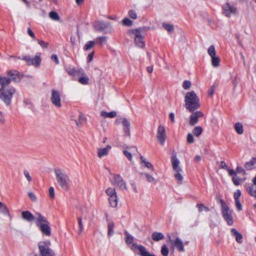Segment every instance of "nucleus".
Listing matches in <instances>:
<instances>
[{"label": "nucleus", "mask_w": 256, "mask_h": 256, "mask_svg": "<svg viewBox=\"0 0 256 256\" xmlns=\"http://www.w3.org/2000/svg\"><path fill=\"white\" fill-rule=\"evenodd\" d=\"M78 234L79 235H81L84 230V224L82 221V218L80 217L78 218Z\"/></svg>", "instance_id": "obj_37"}, {"label": "nucleus", "mask_w": 256, "mask_h": 256, "mask_svg": "<svg viewBox=\"0 0 256 256\" xmlns=\"http://www.w3.org/2000/svg\"><path fill=\"white\" fill-rule=\"evenodd\" d=\"M208 52L211 58L212 64L213 67L218 68L220 66V58L216 55V51L214 46H210L208 50Z\"/></svg>", "instance_id": "obj_12"}, {"label": "nucleus", "mask_w": 256, "mask_h": 256, "mask_svg": "<svg viewBox=\"0 0 256 256\" xmlns=\"http://www.w3.org/2000/svg\"><path fill=\"white\" fill-rule=\"evenodd\" d=\"M94 44V41H88V42L84 46V49L85 50H88L92 48Z\"/></svg>", "instance_id": "obj_41"}, {"label": "nucleus", "mask_w": 256, "mask_h": 256, "mask_svg": "<svg viewBox=\"0 0 256 256\" xmlns=\"http://www.w3.org/2000/svg\"><path fill=\"white\" fill-rule=\"evenodd\" d=\"M149 30V28L146 26L138 28L136 29H132L128 31V34L131 36L134 35V42L139 48H142L144 46V37L141 34L142 32Z\"/></svg>", "instance_id": "obj_4"}, {"label": "nucleus", "mask_w": 256, "mask_h": 256, "mask_svg": "<svg viewBox=\"0 0 256 256\" xmlns=\"http://www.w3.org/2000/svg\"><path fill=\"white\" fill-rule=\"evenodd\" d=\"M126 234V244H132V246L134 243H132L134 241V238L130 235L127 231L125 232Z\"/></svg>", "instance_id": "obj_35"}, {"label": "nucleus", "mask_w": 256, "mask_h": 256, "mask_svg": "<svg viewBox=\"0 0 256 256\" xmlns=\"http://www.w3.org/2000/svg\"><path fill=\"white\" fill-rule=\"evenodd\" d=\"M203 116L204 114L201 112L197 111L193 112L190 116V126L195 125L198 122V118L202 117Z\"/></svg>", "instance_id": "obj_20"}, {"label": "nucleus", "mask_w": 256, "mask_h": 256, "mask_svg": "<svg viewBox=\"0 0 256 256\" xmlns=\"http://www.w3.org/2000/svg\"><path fill=\"white\" fill-rule=\"evenodd\" d=\"M162 26L164 29L170 32H172L174 30V26L172 24L164 23L162 24Z\"/></svg>", "instance_id": "obj_39"}, {"label": "nucleus", "mask_w": 256, "mask_h": 256, "mask_svg": "<svg viewBox=\"0 0 256 256\" xmlns=\"http://www.w3.org/2000/svg\"><path fill=\"white\" fill-rule=\"evenodd\" d=\"M169 253V250L166 244L162 246L161 254L163 256H168Z\"/></svg>", "instance_id": "obj_42"}, {"label": "nucleus", "mask_w": 256, "mask_h": 256, "mask_svg": "<svg viewBox=\"0 0 256 256\" xmlns=\"http://www.w3.org/2000/svg\"><path fill=\"white\" fill-rule=\"evenodd\" d=\"M164 238V236L162 232H154L152 234V238L153 240L158 242L163 240Z\"/></svg>", "instance_id": "obj_25"}, {"label": "nucleus", "mask_w": 256, "mask_h": 256, "mask_svg": "<svg viewBox=\"0 0 256 256\" xmlns=\"http://www.w3.org/2000/svg\"><path fill=\"white\" fill-rule=\"evenodd\" d=\"M130 248L134 252H136L138 251L140 256H155L154 254H150L146 248L142 245L133 244L131 246Z\"/></svg>", "instance_id": "obj_15"}, {"label": "nucleus", "mask_w": 256, "mask_h": 256, "mask_svg": "<svg viewBox=\"0 0 256 256\" xmlns=\"http://www.w3.org/2000/svg\"><path fill=\"white\" fill-rule=\"evenodd\" d=\"M236 206L238 210L240 211L242 210V206L240 202V200H235Z\"/></svg>", "instance_id": "obj_62"}, {"label": "nucleus", "mask_w": 256, "mask_h": 256, "mask_svg": "<svg viewBox=\"0 0 256 256\" xmlns=\"http://www.w3.org/2000/svg\"><path fill=\"white\" fill-rule=\"evenodd\" d=\"M216 88V86L215 85H212L210 90H208V96H212L214 94Z\"/></svg>", "instance_id": "obj_51"}, {"label": "nucleus", "mask_w": 256, "mask_h": 256, "mask_svg": "<svg viewBox=\"0 0 256 256\" xmlns=\"http://www.w3.org/2000/svg\"><path fill=\"white\" fill-rule=\"evenodd\" d=\"M202 132V128L201 126H200L195 127L192 130V132H193L195 136H198V137L201 134Z\"/></svg>", "instance_id": "obj_38"}, {"label": "nucleus", "mask_w": 256, "mask_h": 256, "mask_svg": "<svg viewBox=\"0 0 256 256\" xmlns=\"http://www.w3.org/2000/svg\"><path fill=\"white\" fill-rule=\"evenodd\" d=\"M114 222L112 221L109 220L108 224V235L109 236L114 234Z\"/></svg>", "instance_id": "obj_27"}, {"label": "nucleus", "mask_w": 256, "mask_h": 256, "mask_svg": "<svg viewBox=\"0 0 256 256\" xmlns=\"http://www.w3.org/2000/svg\"><path fill=\"white\" fill-rule=\"evenodd\" d=\"M234 129L236 132L239 134H242L244 132L243 126L240 122L235 124Z\"/></svg>", "instance_id": "obj_33"}, {"label": "nucleus", "mask_w": 256, "mask_h": 256, "mask_svg": "<svg viewBox=\"0 0 256 256\" xmlns=\"http://www.w3.org/2000/svg\"><path fill=\"white\" fill-rule=\"evenodd\" d=\"M8 75L10 78L2 77L0 75V84L2 86L1 88H6V86H8L12 80L15 82H19L20 80L18 72L16 70L9 71L8 72Z\"/></svg>", "instance_id": "obj_5"}, {"label": "nucleus", "mask_w": 256, "mask_h": 256, "mask_svg": "<svg viewBox=\"0 0 256 256\" xmlns=\"http://www.w3.org/2000/svg\"><path fill=\"white\" fill-rule=\"evenodd\" d=\"M172 164L173 170L174 171H182V168L179 166L180 161L176 158V154H173L172 156Z\"/></svg>", "instance_id": "obj_23"}, {"label": "nucleus", "mask_w": 256, "mask_h": 256, "mask_svg": "<svg viewBox=\"0 0 256 256\" xmlns=\"http://www.w3.org/2000/svg\"><path fill=\"white\" fill-rule=\"evenodd\" d=\"M176 173L174 174V178L176 179L180 182H182L183 180V176L182 175V174L180 173L181 171H175Z\"/></svg>", "instance_id": "obj_47"}, {"label": "nucleus", "mask_w": 256, "mask_h": 256, "mask_svg": "<svg viewBox=\"0 0 256 256\" xmlns=\"http://www.w3.org/2000/svg\"><path fill=\"white\" fill-rule=\"evenodd\" d=\"M123 152L128 159L130 161L132 158V154L126 150H124Z\"/></svg>", "instance_id": "obj_55"}, {"label": "nucleus", "mask_w": 256, "mask_h": 256, "mask_svg": "<svg viewBox=\"0 0 256 256\" xmlns=\"http://www.w3.org/2000/svg\"><path fill=\"white\" fill-rule=\"evenodd\" d=\"M16 92L14 88L10 87L8 88L0 89V99L2 100L6 106H10L12 102V98L14 94Z\"/></svg>", "instance_id": "obj_6"}, {"label": "nucleus", "mask_w": 256, "mask_h": 256, "mask_svg": "<svg viewBox=\"0 0 256 256\" xmlns=\"http://www.w3.org/2000/svg\"><path fill=\"white\" fill-rule=\"evenodd\" d=\"M113 186L118 187L121 190H126L127 187L125 181L119 174H114L113 178L110 180Z\"/></svg>", "instance_id": "obj_13"}, {"label": "nucleus", "mask_w": 256, "mask_h": 256, "mask_svg": "<svg viewBox=\"0 0 256 256\" xmlns=\"http://www.w3.org/2000/svg\"><path fill=\"white\" fill-rule=\"evenodd\" d=\"M222 216L229 226L233 224L234 221L232 216V211L230 210L226 203L222 200H220Z\"/></svg>", "instance_id": "obj_7"}, {"label": "nucleus", "mask_w": 256, "mask_h": 256, "mask_svg": "<svg viewBox=\"0 0 256 256\" xmlns=\"http://www.w3.org/2000/svg\"><path fill=\"white\" fill-rule=\"evenodd\" d=\"M231 232L232 236L235 237L237 242L241 244L242 242V236L236 229H231Z\"/></svg>", "instance_id": "obj_24"}, {"label": "nucleus", "mask_w": 256, "mask_h": 256, "mask_svg": "<svg viewBox=\"0 0 256 256\" xmlns=\"http://www.w3.org/2000/svg\"><path fill=\"white\" fill-rule=\"evenodd\" d=\"M106 194L109 196V198L112 197L113 196L116 195V190L114 188H108L106 191Z\"/></svg>", "instance_id": "obj_40"}, {"label": "nucleus", "mask_w": 256, "mask_h": 256, "mask_svg": "<svg viewBox=\"0 0 256 256\" xmlns=\"http://www.w3.org/2000/svg\"><path fill=\"white\" fill-rule=\"evenodd\" d=\"M168 240L173 248H176L178 251L180 252H184L185 250L184 243L180 238L176 237L174 240L171 238L170 236H168Z\"/></svg>", "instance_id": "obj_14"}, {"label": "nucleus", "mask_w": 256, "mask_h": 256, "mask_svg": "<svg viewBox=\"0 0 256 256\" xmlns=\"http://www.w3.org/2000/svg\"><path fill=\"white\" fill-rule=\"evenodd\" d=\"M28 196L30 200L32 202H36L37 200V198L36 196L32 192H29L28 193Z\"/></svg>", "instance_id": "obj_53"}, {"label": "nucleus", "mask_w": 256, "mask_h": 256, "mask_svg": "<svg viewBox=\"0 0 256 256\" xmlns=\"http://www.w3.org/2000/svg\"><path fill=\"white\" fill-rule=\"evenodd\" d=\"M66 72L70 76H76V75H84V71L83 70L80 68H66Z\"/></svg>", "instance_id": "obj_22"}, {"label": "nucleus", "mask_w": 256, "mask_h": 256, "mask_svg": "<svg viewBox=\"0 0 256 256\" xmlns=\"http://www.w3.org/2000/svg\"><path fill=\"white\" fill-rule=\"evenodd\" d=\"M36 224L44 235L47 236H50L51 235L50 223L45 216L39 212H36Z\"/></svg>", "instance_id": "obj_3"}, {"label": "nucleus", "mask_w": 256, "mask_h": 256, "mask_svg": "<svg viewBox=\"0 0 256 256\" xmlns=\"http://www.w3.org/2000/svg\"><path fill=\"white\" fill-rule=\"evenodd\" d=\"M22 216L23 219L28 222H31L33 220H35V222H36V212L35 214V215L34 216L29 211H23L22 212Z\"/></svg>", "instance_id": "obj_21"}, {"label": "nucleus", "mask_w": 256, "mask_h": 256, "mask_svg": "<svg viewBox=\"0 0 256 256\" xmlns=\"http://www.w3.org/2000/svg\"><path fill=\"white\" fill-rule=\"evenodd\" d=\"M116 114H117L115 111H112L110 112L102 111L100 113L101 116L105 118H114L116 116Z\"/></svg>", "instance_id": "obj_28"}, {"label": "nucleus", "mask_w": 256, "mask_h": 256, "mask_svg": "<svg viewBox=\"0 0 256 256\" xmlns=\"http://www.w3.org/2000/svg\"><path fill=\"white\" fill-rule=\"evenodd\" d=\"M156 138L159 142L163 145L166 140V134L164 126H160L158 127Z\"/></svg>", "instance_id": "obj_18"}, {"label": "nucleus", "mask_w": 256, "mask_h": 256, "mask_svg": "<svg viewBox=\"0 0 256 256\" xmlns=\"http://www.w3.org/2000/svg\"><path fill=\"white\" fill-rule=\"evenodd\" d=\"M111 149L112 146L109 144L107 145L104 148H97L96 150L98 156L101 158H102L108 156Z\"/></svg>", "instance_id": "obj_19"}, {"label": "nucleus", "mask_w": 256, "mask_h": 256, "mask_svg": "<svg viewBox=\"0 0 256 256\" xmlns=\"http://www.w3.org/2000/svg\"><path fill=\"white\" fill-rule=\"evenodd\" d=\"M93 26L96 30L102 32L104 34H110L112 31L111 24L108 22L96 21L94 23Z\"/></svg>", "instance_id": "obj_8"}, {"label": "nucleus", "mask_w": 256, "mask_h": 256, "mask_svg": "<svg viewBox=\"0 0 256 256\" xmlns=\"http://www.w3.org/2000/svg\"><path fill=\"white\" fill-rule=\"evenodd\" d=\"M141 163L144 164V166L148 169L152 170H154V166L150 162L146 161L143 156H140Z\"/></svg>", "instance_id": "obj_31"}, {"label": "nucleus", "mask_w": 256, "mask_h": 256, "mask_svg": "<svg viewBox=\"0 0 256 256\" xmlns=\"http://www.w3.org/2000/svg\"><path fill=\"white\" fill-rule=\"evenodd\" d=\"M54 172L58 186L62 189L68 190L70 187L71 180L66 171L60 168H56Z\"/></svg>", "instance_id": "obj_1"}, {"label": "nucleus", "mask_w": 256, "mask_h": 256, "mask_svg": "<svg viewBox=\"0 0 256 256\" xmlns=\"http://www.w3.org/2000/svg\"><path fill=\"white\" fill-rule=\"evenodd\" d=\"M18 58L24 60L29 66H34L36 67L39 66L41 63L40 54L39 52L36 53L34 58H32L28 56H24L22 58L18 57Z\"/></svg>", "instance_id": "obj_11"}, {"label": "nucleus", "mask_w": 256, "mask_h": 256, "mask_svg": "<svg viewBox=\"0 0 256 256\" xmlns=\"http://www.w3.org/2000/svg\"><path fill=\"white\" fill-rule=\"evenodd\" d=\"M24 174L28 182H30L32 180V178L28 172L27 170H24Z\"/></svg>", "instance_id": "obj_57"}, {"label": "nucleus", "mask_w": 256, "mask_h": 256, "mask_svg": "<svg viewBox=\"0 0 256 256\" xmlns=\"http://www.w3.org/2000/svg\"><path fill=\"white\" fill-rule=\"evenodd\" d=\"M6 120L4 114L0 111V124H3L5 123Z\"/></svg>", "instance_id": "obj_60"}, {"label": "nucleus", "mask_w": 256, "mask_h": 256, "mask_svg": "<svg viewBox=\"0 0 256 256\" xmlns=\"http://www.w3.org/2000/svg\"><path fill=\"white\" fill-rule=\"evenodd\" d=\"M141 174L144 175L145 176L147 182H148L154 184L156 183V180L155 178L150 174L147 172H142L141 173Z\"/></svg>", "instance_id": "obj_30"}, {"label": "nucleus", "mask_w": 256, "mask_h": 256, "mask_svg": "<svg viewBox=\"0 0 256 256\" xmlns=\"http://www.w3.org/2000/svg\"><path fill=\"white\" fill-rule=\"evenodd\" d=\"M236 170L237 172L242 173L244 174H245L246 173L244 169L241 166H237Z\"/></svg>", "instance_id": "obj_63"}, {"label": "nucleus", "mask_w": 256, "mask_h": 256, "mask_svg": "<svg viewBox=\"0 0 256 256\" xmlns=\"http://www.w3.org/2000/svg\"><path fill=\"white\" fill-rule=\"evenodd\" d=\"M51 243L49 240L40 242L38 246L42 256H54V252L50 248Z\"/></svg>", "instance_id": "obj_9"}, {"label": "nucleus", "mask_w": 256, "mask_h": 256, "mask_svg": "<svg viewBox=\"0 0 256 256\" xmlns=\"http://www.w3.org/2000/svg\"><path fill=\"white\" fill-rule=\"evenodd\" d=\"M128 16L132 19L136 20L137 18V14L134 10H130L128 12Z\"/></svg>", "instance_id": "obj_50"}, {"label": "nucleus", "mask_w": 256, "mask_h": 256, "mask_svg": "<svg viewBox=\"0 0 256 256\" xmlns=\"http://www.w3.org/2000/svg\"><path fill=\"white\" fill-rule=\"evenodd\" d=\"M50 18L54 20H58L60 17L57 12L54 11L50 12L49 14Z\"/></svg>", "instance_id": "obj_44"}, {"label": "nucleus", "mask_w": 256, "mask_h": 256, "mask_svg": "<svg viewBox=\"0 0 256 256\" xmlns=\"http://www.w3.org/2000/svg\"><path fill=\"white\" fill-rule=\"evenodd\" d=\"M185 106L186 110L192 112L200 107L199 98L194 92H186L185 96Z\"/></svg>", "instance_id": "obj_2"}, {"label": "nucleus", "mask_w": 256, "mask_h": 256, "mask_svg": "<svg viewBox=\"0 0 256 256\" xmlns=\"http://www.w3.org/2000/svg\"><path fill=\"white\" fill-rule=\"evenodd\" d=\"M220 168L225 169L226 170L228 168L226 163L224 161L220 162Z\"/></svg>", "instance_id": "obj_64"}, {"label": "nucleus", "mask_w": 256, "mask_h": 256, "mask_svg": "<svg viewBox=\"0 0 256 256\" xmlns=\"http://www.w3.org/2000/svg\"><path fill=\"white\" fill-rule=\"evenodd\" d=\"M107 37L106 36H100L96 39V43L99 45H102L106 42Z\"/></svg>", "instance_id": "obj_36"}, {"label": "nucleus", "mask_w": 256, "mask_h": 256, "mask_svg": "<svg viewBox=\"0 0 256 256\" xmlns=\"http://www.w3.org/2000/svg\"><path fill=\"white\" fill-rule=\"evenodd\" d=\"M0 212L4 215H7V216H10V214L9 210H8V208L6 206V205L2 202L1 204H0Z\"/></svg>", "instance_id": "obj_34"}, {"label": "nucleus", "mask_w": 256, "mask_h": 256, "mask_svg": "<svg viewBox=\"0 0 256 256\" xmlns=\"http://www.w3.org/2000/svg\"><path fill=\"white\" fill-rule=\"evenodd\" d=\"M256 164V158H253L250 162L246 163L244 168L246 170H251L254 166Z\"/></svg>", "instance_id": "obj_29"}, {"label": "nucleus", "mask_w": 256, "mask_h": 256, "mask_svg": "<svg viewBox=\"0 0 256 256\" xmlns=\"http://www.w3.org/2000/svg\"><path fill=\"white\" fill-rule=\"evenodd\" d=\"M48 194L50 197L54 199L55 197L54 190L53 187H50L48 190Z\"/></svg>", "instance_id": "obj_52"}, {"label": "nucleus", "mask_w": 256, "mask_h": 256, "mask_svg": "<svg viewBox=\"0 0 256 256\" xmlns=\"http://www.w3.org/2000/svg\"><path fill=\"white\" fill-rule=\"evenodd\" d=\"M79 78L78 82L82 84H87L88 83L89 78L87 76H84V74Z\"/></svg>", "instance_id": "obj_43"}, {"label": "nucleus", "mask_w": 256, "mask_h": 256, "mask_svg": "<svg viewBox=\"0 0 256 256\" xmlns=\"http://www.w3.org/2000/svg\"><path fill=\"white\" fill-rule=\"evenodd\" d=\"M238 12L236 6L227 2L222 6V14L227 18H230L232 15L236 16Z\"/></svg>", "instance_id": "obj_10"}, {"label": "nucleus", "mask_w": 256, "mask_h": 256, "mask_svg": "<svg viewBox=\"0 0 256 256\" xmlns=\"http://www.w3.org/2000/svg\"><path fill=\"white\" fill-rule=\"evenodd\" d=\"M241 196V192L239 190H237L234 193V200H239V198Z\"/></svg>", "instance_id": "obj_54"}, {"label": "nucleus", "mask_w": 256, "mask_h": 256, "mask_svg": "<svg viewBox=\"0 0 256 256\" xmlns=\"http://www.w3.org/2000/svg\"><path fill=\"white\" fill-rule=\"evenodd\" d=\"M191 86V82L188 80H184L182 84V87L185 90L190 88Z\"/></svg>", "instance_id": "obj_49"}, {"label": "nucleus", "mask_w": 256, "mask_h": 256, "mask_svg": "<svg viewBox=\"0 0 256 256\" xmlns=\"http://www.w3.org/2000/svg\"><path fill=\"white\" fill-rule=\"evenodd\" d=\"M246 190L251 196L256 198V186L252 185L248 186L246 187Z\"/></svg>", "instance_id": "obj_26"}, {"label": "nucleus", "mask_w": 256, "mask_h": 256, "mask_svg": "<svg viewBox=\"0 0 256 256\" xmlns=\"http://www.w3.org/2000/svg\"><path fill=\"white\" fill-rule=\"evenodd\" d=\"M232 182L236 186H238L240 184V182L242 181L241 178H240L238 176L236 175H234L232 176Z\"/></svg>", "instance_id": "obj_46"}, {"label": "nucleus", "mask_w": 256, "mask_h": 256, "mask_svg": "<svg viewBox=\"0 0 256 256\" xmlns=\"http://www.w3.org/2000/svg\"><path fill=\"white\" fill-rule=\"evenodd\" d=\"M51 60L52 61L56 63V64H59L58 58V56L56 54H52L51 56Z\"/></svg>", "instance_id": "obj_59"}, {"label": "nucleus", "mask_w": 256, "mask_h": 256, "mask_svg": "<svg viewBox=\"0 0 256 256\" xmlns=\"http://www.w3.org/2000/svg\"><path fill=\"white\" fill-rule=\"evenodd\" d=\"M28 34L31 36L34 40H36V38L35 35L34 33L32 32L30 28H28Z\"/></svg>", "instance_id": "obj_61"}, {"label": "nucleus", "mask_w": 256, "mask_h": 256, "mask_svg": "<svg viewBox=\"0 0 256 256\" xmlns=\"http://www.w3.org/2000/svg\"><path fill=\"white\" fill-rule=\"evenodd\" d=\"M186 140L188 142L189 144L194 142V139L192 134H188L187 136Z\"/></svg>", "instance_id": "obj_56"}, {"label": "nucleus", "mask_w": 256, "mask_h": 256, "mask_svg": "<svg viewBox=\"0 0 256 256\" xmlns=\"http://www.w3.org/2000/svg\"><path fill=\"white\" fill-rule=\"evenodd\" d=\"M36 40L38 41V42L40 44V45L42 48H46L48 47V43L45 42L43 40H37V39Z\"/></svg>", "instance_id": "obj_58"}, {"label": "nucleus", "mask_w": 256, "mask_h": 256, "mask_svg": "<svg viewBox=\"0 0 256 256\" xmlns=\"http://www.w3.org/2000/svg\"><path fill=\"white\" fill-rule=\"evenodd\" d=\"M122 24L126 26H130L132 24V22L128 18H125L122 21Z\"/></svg>", "instance_id": "obj_48"}, {"label": "nucleus", "mask_w": 256, "mask_h": 256, "mask_svg": "<svg viewBox=\"0 0 256 256\" xmlns=\"http://www.w3.org/2000/svg\"><path fill=\"white\" fill-rule=\"evenodd\" d=\"M110 206L112 208H116L118 205L117 196H113L109 198Z\"/></svg>", "instance_id": "obj_32"}, {"label": "nucleus", "mask_w": 256, "mask_h": 256, "mask_svg": "<svg viewBox=\"0 0 256 256\" xmlns=\"http://www.w3.org/2000/svg\"><path fill=\"white\" fill-rule=\"evenodd\" d=\"M52 104L57 108H60L62 106L60 93L56 90H52V95L50 98Z\"/></svg>", "instance_id": "obj_17"}, {"label": "nucleus", "mask_w": 256, "mask_h": 256, "mask_svg": "<svg viewBox=\"0 0 256 256\" xmlns=\"http://www.w3.org/2000/svg\"><path fill=\"white\" fill-rule=\"evenodd\" d=\"M116 123L117 124H122L123 126V130L126 136H130V122L126 118H117L116 120Z\"/></svg>", "instance_id": "obj_16"}, {"label": "nucleus", "mask_w": 256, "mask_h": 256, "mask_svg": "<svg viewBox=\"0 0 256 256\" xmlns=\"http://www.w3.org/2000/svg\"><path fill=\"white\" fill-rule=\"evenodd\" d=\"M196 207L198 208V212H202L203 210H204L206 212H208L209 210L208 208L202 204H197Z\"/></svg>", "instance_id": "obj_45"}]
</instances>
